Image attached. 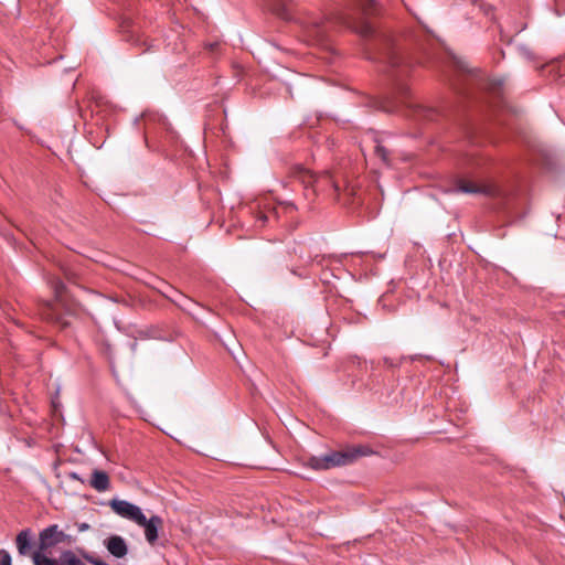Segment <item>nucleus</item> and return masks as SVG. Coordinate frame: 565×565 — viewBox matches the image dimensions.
Returning a JSON list of instances; mask_svg holds the SVG:
<instances>
[{
	"mask_svg": "<svg viewBox=\"0 0 565 565\" xmlns=\"http://www.w3.org/2000/svg\"><path fill=\"white\" fill-rule=\"evenodd\" d=\"M454 192H461L466 194H483L490 196L495 195L497 188L489 184L478 185L476 183H461L454 189Z\"/></svg>",
	"mask_w": 565,
	"mask_h": 565,
	"instance_id": "obj_10",
	"label": "nucleus"
},
{
	"mask_svg": "<svg viewBox=\"0 0 565 565\" xmlns=\"http://www.w3.org/2000/svg\"><path fill=\"white\" fill-rule=\"evenodd\" d=\"M332 25L331 21L318 17H307L300 21L303 36L312 45H327Z\"/></svg>",
	"mask_w": 565,
	"mask_h": 565,
	"instance_id": "obj_3",
	"label": "nucleus"
},
{
	"mask_svg": "<svg viewBox=\"0 0 565 565\" xmlns=\"http://www.w3.org/2000/svg\"><path fill=\"white\" fill-rule=\"evenodd\" d=\"M401 95L406 96L407 95V88L401 87Z\"/></svg>",
	"mask_w": 565,
	"mask_h": 565,
	"instance_id": "obj_30",
	"label": "nucleus"
},
{
	"mask_svg": "<svg viewBox=\"0 0 565 565\" xmlns=\"http://www.w3.org/2000/svg\"><path fill=\"white\" fill-rule=\"evenodd\" d=\"M109 507L111 510L122 519L132 521L137 524V522H143L145 514L140 507L121 499H111L109 501Z\"/></svg>",
	"mask_w": 565,
	"mask_h": 565,
	"instance_id": "obj_5",
	"label": "nucleus"
},
{
	"mask_svg": "<svg viewBox=\"0 0 565 565\" xmlns=\"http://www.w3.org/2000/svg\"><path fill=\"white\" fill-rule=\"evenodd\" d=\"M169 289L170 292L167 294V297L180 309L188 312L189 315L194 316V309L196 307H200V303L172 287H170Z\"/></svg>",
	"mask_w": 565,
	"mask_h": 565,
	"instance_id": "obj_7",
	"label": "nucleus"
},
{
	"mask_svg": "<svg viewBox=\"0 0 565 565\" xmlns=\"http://www.w3.org/2000/svg\"><path fill=\"white\" fill-rule=\"evenodd\" d=\"M518 51H519L520 55L523 56L524 58H526V60L533 58V53L530 50V47H527L526 45H524V44L519 45Z\"/></svg>",
	"mask_w": 565,
	"mask_h": 565,
	"instance_id": "obj_23",
	"label": "nucleus"
},
{
	"mask_svg": "<svg viewBox=\"0 0 565 565\" xmlns=\"http://www.w3.org/2000/svg\"><path fill=\"white\" fill-rule=\"evenodd\" d=\"M259 221L264 224L267 221V216L265 214H260Z\"/></svg>",
	"mask_w": 565,
	"mask_h": 565,
	"instance_id": "obj_28",
	"label": "nucleus"
},
{
	"mask_svg": "<svg viewBox=\"0 0 565 565\" xmlns=\"http://www.w3.org/2000/svg\"><path fill=\"white\" fill-rule=\"evenodd\" d=\"M384 363L385 365H387L388 367H396L398 364L396 362H394L392 359L390 358H384Z\"/></svg>",
	"mask_w": 565,
	"mask_h": 565,
	"instance_id": "obj_25",
	"label": "nucleus"
},
{
	"mask_svg": "<svg viewBox=\"0 0 565 565\" xmlns=\"http://www.w3.org/2000/svg\"><path fill=\"white\" fill-rule=\"evenodd\" d=\"M76 542V536L66 534L60 530L57 524H51L39 533V544L35 551L50 552L62 543L72 545Z\"/></svg>",
	"mask_w": 565,
	"mask_h": 565,
	"instance_id": "obj_4",
	"label": "nucleus"
},
{
	"mask_svg": "<svg viewBox=\"0 0 565 565\" xmlns=\"http://www.w3.org/2000/svg\"><path fill=\"white\" fill-rule=\"evenodd\" d=\"M290 0H268L269 10L282 20L290 21L292 19L288 3Z\"/></svg>",
	"mask_w": 565,
	"mask_h": 565,
	"instance_id": "obj_12",
	"label": "nucleus"
},
{
	"mask_svg": "<svg viewBox=\"0 0 565 565\" xmlns=\"http://www.w3.org/2000/svg\"><path fill=\"white\" fill-rule=\"evenodd\" d=\"M52 288L54 290L56 300L54 302H43L40 307L39 315L43 320L57 324L62 329H64L70 324V322L65 318V315L61 310V303L63 299V291L65 289V285L61 279L55 278L52 281Z\"/></svg>",
	"mask_w": 565,
	"mask_h": 565,
	"instance_id": "obj_2",
	"label": "nucleus"
},
{
	"mask_svg": "<svg viewBox=\"0 0 565 565\" xmlns=\"http://www.w3.org/2000/svg\"><path fill=\"white\" fill-rule=\"evenodd\" d=\"M89 484L98 492L107 491L110 487V481L107 472L95 469L92 472Z\"/></svg>",
	"mask_w": 565,
	"mask_h": 565,
	"instance_id": "obj_11",
	"label": "nucleus"
},
{
	"mask_svg": "<svg viewBox=\"0 0 565 565\" xmlns=\"http://www.w3.org/2000/svg\"><path fill=\"white\" fill-rule=\"evenodd\" d=\"M504 81L503 79H499L494 83L495 86L498 87H501L503 85Z\"/></svg>",
	"mask_w": 565,
	"mask_h": 565,
	"instance_id": "obj_29",
	"label": "nucleus"
},
{
	"mask_svg": "<svg viewBox=\"0 0 565 565\" xmlns=\"http://www.w3.org/2000/svg\"><path fill=\"white\" fill-rule=\"evenodd\" d=\"M142 119L145 120L146 128L148 129L151 124L158 122L163 127H168L167 118L154 114H143Z\"/></svg>",
	"mask_w": 565,
	"mask_h": 565,
	"instance_id": "obj_17",
	"label": "nucleus"
},
{
	"mask_svg": "<svg viewBox=\"0 0 565 565\" xmlns=\"http://www.w3.org/2000/svg\"><path fill=\"white\" fill-rule=\"evenodd\" d=\"M50 552L34 551L32 554V561L34 565H61L60 558L55 559L50 557Z\"/></svg>",
	"mask_w": 565,
	"mask_h": 565,
	"instance_id": "obj_13",
	"label": "nucleus"
},
{
	"mask_svg": "<svg viewBox=\"0 0 565 565\" xmlns=\"http://www.w3.org/2000/svg\"><path fill=\"white\" fill-rule=\"evenodd\" d=\"M34 533L30 527L21 530L15 536V546L20 556H31L34 548Z\"/></svg>",
	"mask_w": 565,
	"mask_h": 565,
	"instance_id": "obj_6",
	"label": "nucleus"
},
{
	"mask_svg": "<svg viewBox=\"0 0 565 565\" xmlns=\"http://www.w3.org/2000/svg\"><path fill=\"white\" fill-rule=\"evenodd\" d=\"M76 526H77L78 532H85L89 529V524L85 523V522L77 523Z\"/></svg>",
	"mask_w": 565,
	"mask_h": 565,
	"instance_id": "obj_24",
	"label": "nucleus"
},
{
	"mask_svg": "<svg viewBox=\"0 0 565 565\" xmlns=\"http://www.w3.org/2000/svg\"><path fill=\"white\" fill-rule=\"evenodd\" d=\"M356 9L363 14H371L376 8V0H355Z\"/></svg>",
	"mask_w": 565,
	"mask_h": 565,
	"instance_id": "obj_16",
	"label": "nucleus"
},
{
	"mask_svg": "<svg viewBox=\"0 0 565 565\" xmlns=\"http://www.w3.org/2000/svg\"><path fill=\"white\" fill-rule=\"evenodd\" d=\"M387 63L390 64L391 68H396L402 63V58L395 52H391L387 55Z\"/></svg>",
	"mask_w": 565,
	"mask_h": 565,
	"instance_id": "obj_21",
	"label": "nucleus"
},
{
	"mask_svg": "<svg viewBox=\"0 0 565 565\" xmlns=\"http://www.w3.org/2000/svg\"><path fill=\"white\" fill-rule=\"evenodd\" d=\"M79 554L90 564L93 565H109L108 563L104 562L103 559L94 556L93 554L79 548Z\"/></svg>",
	"mask_w": 565,
	"mask_h": 565,
	"instance_id": "obj_18",
	"label": "nucleus"
},
{
	"mask_svg": "<svg viewBox=\"0 0 565 565\" xmlns=\"http://www.w3.org/2000/svg\"><path fill=\"white\" fill-rule=\"evenodd\" d=\"M139 120H140V118H138V117H137V118H135L134 124H135L136 126H138V125H139Z\"/></svg>",
	"mask_w": 565,
	"mask_h": 565,
	"instance_id": "obj_31",
	"label": "nucleus"
},
{
	"mask_svg": "<svg viewBox=\"0 0 565 565\" xmlns=\"http://www.w3.org/2000/svg\"><path fill=\"white\" fill-rule=\"evenodd\" d=\"M375 156L381 159L384 163H388V150L381 143L374 146Z\"/></svg>",
	"mask_w": 565,
	"mask_h": 565,
	"instance_id": "obj_19",
	"label": "nucleus"
},
{
	"mask_svg": "<svg viewBox=\"0 0 565 565\" xmlns=\"http://www.w3.org/2000/svg\"><path fill=\"white\" fill-rule=\"evenodd\" d=\"M0 565H12V557L4 548L0 550Z\"/></svg>",
	"mask_w": 565,
	"mask_h": 565,
	"instance_id": "obj_22",
	"label": "nucleus"
},
{
	"mask_svg": "<svg viewBox=\"0 0 565 565\" xmlns=\"http://www.w3.org/2000/svg\"><path fill=\"white\" fill-rule=\"evenodd\" d=\"M339 21H340L341 23H343V24H345V25L350 26V28L352 26V25H351V22L348 20V18H347V17L340 15V17H339Z\"/></svg>",
	"mask_w": 565,
	"mask_h": 565,
	"instance_id": "obj_26",
	"label": "nucleus"
},
{
	"mask_svg": "<svg viewBox=\"0 0 565 565\" xmlns=\"http://www.w3.org/2000/svg\"><path fill=\"white\" fill-rule=\"evenodd\" d=\"M72 478H73V479H77V480L79 479L78 475H77V473H75V472H74V473H72Z\"/></svg>",
	"mask_w": 565,
	"mask_h": 565,
	"instance_id": "obj_32",
	"label": "nucleus"
},
{
	"mask_svg": "<svg viewBox=\"0 0 565 565\" xmlns=\"http://www.w3.org/2000/svg\"><path fill=\"white\" fill-rule=\"evenodd\" d=\"M371 454V450L362 445L353 446L341 451H330L321 456H311L307 466L316 471L329 470L353 463L358 458Z\"/></svg>",
	"mask_w": 565,
	"mask_h": 565,
	"instance_id": "obj_1",
	"label": "nucleus"
},
{
	"mask_svg": "<svg viewBox=\"0 0 565 565\" xmlns=\"http://www.w3.org/2000/svg\"><path fill=\"white\" fill-rule=\"evenodd\" d=\"M61 565H86L72 550H64L60 554Z\"/></svg>",
	"mask_w": 565,
	"mask_h": 565,
	"instance_id": "obj_15",
	"label": "nucleus"
},
{
	"mask_svg": "<svg viewBox=\"0 0 565 565\" xmlns=\"http://www.w3.org/2000/svg\"><path fill=\"white\" fill-rule=\"evenodd\" d=\"M458 66L465 72H470V70L462 62H458Z\"/></svg>",
	"mask_w": 565,
	"mask_h": 565,
	"instance_id": "obj_27",
	"label": "nucleus"
},
{
	"mask_svg": "<svg viewBox=\"0 0 565 565\" xmlns=\"http://www.w3.org/2000/svg\"><path fill=\"white\" fill-rule=\"evenodd\" d=\"M163 520L159 515H152L150 519L145 516L143 522H137V525L145 529V536L148 543L153 544L158 540L159 529L162 526Z\"/></svg>",
	"mask_w": 565,
	"mask_h": 565,
	"instance_id": "obj_9",
	"label": "nucleus"
},
{
	"mask_svg": "<svg viewBox=\"0 0 565 565\" xmlns=\"http://www.w3.org/2000/svg\"><path fill=\"white\" fill-rule=\"evenodd\" d=\"M412 111L414 113V116L420 118V119H427L433 120L436 116V110L426 106L422 105H411Z\"/></svg>",
	"mask_w": 565,
	"mask_h": 565,
	"instance_id": "obj_14",
	"label": "nucleus"
},
{
	"mask_svg": "<svg viewBox=\"0 0 565 565\" xmlns=\"http://www.w3.org/2000/svg\"><path fill=\"white\" fill-rule=\"evenodd\" d=\"M355 30H356V32L361 33V35H363V36H373L375 33L374 28L370 22H363Z\"/></svg>",
	"mask_w": 565,
	"mask_h": 565,
	"instance_id": "obj_20",
	"label": "nucleus"
},
{
	"mask_svg": "<svg viewBox=\"0 0 565 565\" xmlns=\"http://www.w3.org/2000/svg\"><path fill=\"white\" fill-rule=\"evenodd\" d=\"M104 546L116 558H122L128 554L126 540L120 535H110L104 541Z\"/></svg>",
	"mask_w": 565,
	"mask_h": 565,
	"instance_id": "obj_8",
	"label": "nucleus"
}]
</instances>
